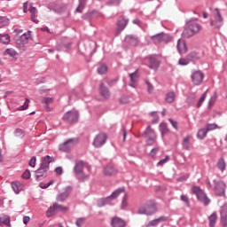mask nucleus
<instances>
[{"label": "nucleus", "mask_w": 227, "mask_h": 227, "mask_svg": "<svg viewBox=\"0 0 227 227\" xmlns=\"http://www.w3.org/2000/svg\"><path fill=\"white\" fill-rule=\"evenodd\" d=\"M4 56H10V58L17 59V56H19V53L17 52V51H15V49L8 48L4 51Z\"/></svg>", "instance_id": "obj_27"}, {"label": "nucleus", "mask_w": 227, "mask_h": 227, "mask_svg": "<svg viewBox=\"0 0 227 227\" xmlns=\"http://www.w3.org/2000/svg\"><path fill=\"white\" fill-rule=\"evenodd\" d=\"M207 134H208L207 129H201L199 130L198 134H197V137L198 139H205V137H207Z\"/></svg>", "instance_id": "obj_36"}, {"label": "nucleus", "mask_w": 227, "mask_h": 227, "mask_svg": "<svg viewBox=\"0 0 227 227\" xmlns=\"http://www.w3.org/2000/svg\"><path fill=\"white\" fill-rule=\"evenodd\" d=\"M187 59L189 61H197V59H200V57L197 52L192 51L187 55Z\"/></svg>", "instance_id": "obj_38"}, {"label": "nucleus", "mask_w": 227, "mask_h": 227, "mask_svg": "<svg viewBox=\"0 0 227 227\" xmlns=\"http://www.w3.org/2000/svg\"><path fill=\"white\" fill-rule=\"evenodd\" d=\"M176 49H177L179 54L187 53V43H185V40L179 39L177 41Z\"/></svg>", "instance_id": "obj_20"}, {"label": "nucleus", "mask_w": 227, "mask_h": 227, "mask_svg": "<svg viewBox=\"0 0 227 227\" xmlns=\"http://www.w3.org/2000/svg\"><path fill=\"white\" fill-rule=\"evenodd\" d=\"M107 66L106 64H98V74H99V75H104V74H107Z\"/></svg>", "instance_id": "obj_34"}, {"label": "nucleus", "mask_w": 227, "mask_h": 227, "mask_svg": "<svg viewBox=\"0 0 227 227\" xmlns=\"http://www.w3.org/2000/svg\"><path fill=\"white\" fill-rule=\"evenodd\" d=\"M165 100L168 102V104H173V102L176 100V94L175 92L167 93Z\"/></svg>", "instance_id": "obj_30"}, {"label": "nucleus", "mask_w": 227, "mask_h": 227, "mask_svg": "<svg viewBox=\"0 0 227 227\" xmlns=\"http://www.w3.org/2000/svg\"><path fill=\"white\" fill-rule=\"evenodd\" d=\"M221 223L223 227H227V203L222 206L220 210Z\"/></svg>", "instance_id": "obj_19"}, {"label": "nucleus", "mask_w": 227, "mask_h": 227, "mask_svg": "<svg viewBox=\"0 0 227 227\" xmlns=\"http://www.w3.org/2000/svg\"><path fill=\"white\" fill-rule=\"evenodd\" d=\"M68 207L62 206L61 204H58L55 202L50 208L46 211L47 217H52V215H56L58 212H68Z\"/></svg>", "instance_id": "obj_9"}, {"label": "nucleus", "mask_w": 227, "mask_h": 227, "mask_svg": "<svg viewBox=\"0 0 227 227\" xmlns=\"http://www.w3.org/2000/svg\"><path fill=\"white\" fill-rule=\"evenodd\" d=\"M129 24V20L125 19L124 17L120 18V20L117 22V31L118 33H121L125 27H127V25Z\"/></svg>", "instance_id": "obj_24"}, {"label": "nucleus", "mask_w": 227, "mask_h": 227, "mask_svg": "<svg viewBox=\"0 0 227 227\" xmlns=\"http://www.w3.org/2000/svg\"><path fill=\"white\" fill-rule=\"evenodd\" d=\"M47 169L42 168L40 167L37 170H35V180L40 182V180H43V178H47Z\"/></svg>", "instance_id": "obj_21"}, {"label": "nucleus", "mask_w": 227, "mask_h": 227, "mask_svg": "<svg viewBox=\"0 0 227 227\" xmlns=\"http://www.w3.org/2000/svg\"><path fill=\"white\" fill-rule=\"evenodd\" d=\"M205 128H206V130H207V132H210V130H215V129H219V126L215 123H211V124H207Z\"/></svg>", "instance_id": "obj_42"}, {"label": "nucleus", "mask_w": 227, "mask_h": 227, "mask_svg": "<svg viewBox=\"0 0 227 227\" xmlns=\"http://www.w3.org/2000/svg\"><path fill=\"white\" fill-rule=\"evenodd\" d=\"M88 0H79V5L76 8V12L78 13H82V10H84V6H86V2Z\"/></svg>", "instance_id": "obj_37"}, {"label": "nucleus", "mask_w": 227, "mask_h": 227, "mask_svg": "<svg viewBox=\"0 0 227 227\" xmlns=\"http://www.w3.org/2000/svg\"><path fill=\"white\" fill-rule=\"evenodd\" d=\"M192 192L193 194L196 195L197 200H199L200 203H203V205H205L206 207L210 205V199H208L207 194H205V192H203V190L200 187L194 186L192 188Z\"/></svg>", "instance_id": "obj_8"}, {"label": "nucleus", "mask_w": 227, "mask_h": 227, "mask_svg": "<svg viewBox=\"0 0 227 227\" xmlns=\"http://www.w3.org/2000/svg\"><path fill=\"white\" fill-rule=\"evenodd\" d=\"M0 43H4V45H8V43H10V35L0 34Z\"/></svg>", "instance_id": "obj_33"}, {"label": "nucleus", "mask_w": 227, "mask_h": 227, "mask_svg": "<svg viewBox=\"0 0 227 227\" xmlns=\"http://www.w3.org/2000/svg\"><path fill=\"white\" fill-rule=\"evenodd\" d=\"M103 173L106 175V176H113L118 174V169H116V168H114L113 165H107L104 168Z\"/></svg>", "instance_id": "obj_22"}, {"label": "nucleus", "mask_w": 227, "mask_h": 227, "mask_svg": "<svg viewBox=\"0 0 227 227\" xmlns=\"http://www.w3.org/2000/svg\"><path fill=\"white\" fill-rule=\"evenodd\" d=\"M99 92L103 98H109L111 97V91H109V88L104 85V83L100 84Z\"/></svg>", "instance_id": "obj_25"}, {"label": "nucleus", "mask_w": 227, "mask_h": 227, "mask_svg": "<svg viewBox=\"0 0 227 227\" xmlns=\"http://www.w3.org/2000/svg\"><path fill=\"white\" fill-rule=\"evenodd\" d=\"M149 63L150 64L148 67L151 68V70H157V68H159L160 63L155 55H152L149 57Z\"/></svg>", "instance_id": "obj_23"}, {"label": "nucleus", "mask_w": 227, "mask_h": 227, "mask_svg": "<svg viewBox=\"0 0 227 227\" xmlns=\"http://www.w3.org/2000/svg\"><path fill=\"white\" fill-rule=\"evenodd\" d=\"M52 102V98H44L42 99V104H51Z\"/></svg>", "instance_id": "obj_57"}, {"label": "nucleus", "mask_w": 227, "mask_h": 227, "mask_svg": "<svg viewBox=\"0 0 227 227\" xmlns=\"http://www.w3.org/2000/svg\"><path fill=\"white\" fill-rule=\"evenodd\" d=\"M12 188L13 189L14 192H16V194H19V184H17V183H12Z\"/></svg>", "instance_id": "obj_56"}, {"label": "nucleus", "mask_w": 227, "mask_h": 227, "mask_svg": "<svg viewBox=\"0 0 227 227\" xmlns=\"http://www.w3.org/2000/svg\"><path fill=\"white\" fill-rule=\"evenodd\" d=\"M209 226L210 227H215V223H217V215L215 213H213L209 217Z\"/></svg>", "instance_id": "obj_35"}, {"label": "nucleus", "mask_w": 227, "mask_h": 227, "mask_svg": "<svg viewBox=\"0 0 227 227\" xmlns=\"http://www.w3.org/2000/svg\"><path fill=\"white\" fill-rule=\"evenodd\" d=\"M27 5H28V2H25L23 4V12H24V13H27Z\"/></svg>", "instance_id": "obj_62"}, {"label": "nucleus", "mask_w": 227, "mask_h": 227, "mask_svg": "<svg viewBox=\"0 0 227 227\" xmlns=\"http://www.w3.org/2000/svg\"><path fill=\"white\" fill-rule=\"evenodd\" d=\"M72 186H67L64 189V192H60L57 196L58 201H67L68 200L70 194L72 193Z\"/></svg>", "instance_id": "obj_16"}, {"label": "nucleus", "mask_w": 227, "mask_h": 227, "mask_svg": "<svg viewBox=\"0 0 227 227\" xmlns=\"http://www.w3.org/2000/svg\"><path fill=\"white\" fill-rule=\"evenodd\" d=\"M62 120L69 125H74V123L79 121V112L76 110H69L64 114Z\"/></svg>", "instance_id": "obj_6"}, {"label": "nucleus", "mask_w": 227, "mask_h": 227, "mask_svg": "<svg viewBox=\"0 0 227 227\" xmlns=\"http://www.w3.org/2000/svg\"><path fill=\"white\" fill-rule=\"evenodd\" d=\"M112 227H127V223L122 218L114 216L111 219Z\"/></svg>", "instance_id": "obj_18"}, {"label": "nucleus", "mask_w": 227, "mask_h": 227, "mask_svg": "<svg viewBox=\"0 0 227 227\" xmlns=\"http://www.w3.org/2000/svg\"><path fill=\"white\" fill-rule=\"evenodd\" d=\"M201 29H203V27L199 23L189 21L182 33V36H184V38H192V36L198 35Z\"/></svg>", "instance_id": "obj_1"}, {"label": "nucleus", "mask_w": 227, "mask_h": 227, "mask_svg": "<svg viewBox=\"0 0 227 227\" xmlns=\"http://www.w3.org/2000/svg\"><path fill=\"white\" fill-rule=\"evenodd\" d=\"M79 143V138H69L63 144L59 145L60 152H65L66 153H69L72 151V147L75 146Z\"/></svg>", "instance_id": "obj_11"}, {"label": "nucleus", "mask_w": 227, "mask_h": 227, "mask_svg": "<svg viewBox=\"0 0 227 227\" xmlns=\"http://www.w3.org/2000/svg\"><path fill=\"white\" fill-rule=\"evenodd\" d=\"M29 107V98L25 99V103L18 108V111H26Z\"/></svg>", "instance_id": "obj_44"}, {"label": "nucleus", "mask_w": 227, "mask_h": 227, "mask_svg": "<svg viewBox=\"0 0 227 227\" xmlns=\"http://www.w3.org/2000/svg\"><path fill=\"white\" fill-rule=\"evenodd\" d=\"M151 40L157 45L159 43H169V42H172L173 37L162 32L151 36Z\"/></svg>", "instance_id": "obj_7"}, {"label": "nucleus", "mask_w": 227, "mask_h": 227, "mask_svg": "<svg viewBox=\"0 0 227 227\" xmlns=\"http://www.w3.org/2000/svg\"><path fill=\"white\" fill-rule=\"evenodd\" d=\"M215 19L210 20V26L215 27V29H221L224 24V19L223 18V15H221V12L218 8L215 9Z\"/></svg>", "instance_id": "obj_10"}, {"label": "nucleus", "mask_w": 227, "mask_h": 227, "mask_svg": "<svg viewBox=\"0 0 227 227\" xmlns=\"http://www.w3.org/2000/svg\"><path fill=\"white\" fill-rule=\"evenodd\" d=\"M51 162H52V158L50 155H46L43 158L40 168L48 170Z\"/></svg>", "instance_id": "obj_26"}, {"label": "nucleus", "mask_w": 227, "mask_h": 227, "mask_svg": "<svg viewBox=\"0 0 227 227\" xmlns=\"http://www.w3.org/2000/svg\"><path fill=\"white\" fill-rule=\"evenodd\" d=\"M192 82H193L194 86H200L203 84V80L205 79V74L200 70H193L191 74Z\"/></svg>", "instance_id": "obj_12"}, {"label": "nucleus", "mask_w": 227, "mask_h": 227, "mask_svg": "<svg viewBox=\"0 0 227 227\" xmlns=\"http://www.w3.org/2000/svg\"><path fill=\"white\" fill-rule=\"evenodd\" d=\"M86 168V164L83 161H78L74 167V176L80 180V182H84L90 178L89 175L84 174L82 170Z\"/></svg>", "instance_id": "obj_5"}, {"label": "nucleus", "mask_w": 227, "mask_h": 227, "mask_svg": "<svg viewBox=\"0 0 227 227\" xmlns=\"http://www.w3.org/2000/svg\"><path fill=\"white\" fill-rule=\"evenodd\" d=\"M28 11L31 13V20H33V22H35V24H38V20H35V17H36V7H34L33 4H30V7H29Z\"/></svg>", "instance_id": "obj_31"}, {"label": "nucleus", "mask_w": 227, "mask_h": 227, "mask_svg": "<svg viewBox=\"0 0 227 227\" xmlns=\"http://www.w3.org/2000/svg\"><path fill=\"white\" fill-rule=\"evenodd\" d=\"M14 135L16 137H20L22 139V137L26 136V133L24 132V130H22V129H16L14 131Z\"/></svg>", "instance_id": "obj_40"}, {"label": "nucleus", "mask_w": 227, "mask_h": 227, "mask_svg": "<svg viewBox=\"0 0 227 227\" xmlns=\"http://www.w3.org/2000/svg\"><path fill=\"white\" fill-rule=\"evenodd\" d=\"M29 221H31V218L29 216H24L23 217L24 224H27V223H29Z\"/></svg>", "instance_id": "obj_64"}, {"label": "nucleus", "mask_w": 227, "mask_h": 227, "mask_svg": "<svg viewBox=\"0 0 227 227\" xmlns=\"http://www.w3.org/2000/svg\"><path fill=\"white\" fill-rule=\"evenodd\" d=\"M145 137L146 139L147 146H152L157 140V134H155V131L152 128L147 127L145 131Z\"/></svg>", "instance_id": "obj_13"}, {"label": "nucleus", "mask_w": 227, "mask_h": 227, "mask_svg": "<svg viewBox=\"0 0 227 227\" xmlns=\"http://www.w3.org/2000/svg\"><path fill=\"white\" fill-rule=\"evenodd\" d=\"M168 216H160L159 218H156V220L158 221V224L159 223H165L166 221H168Z\"/></svg>", "instance_id": "obj_60"}, {"label": "nucleus", "mask_w": 227, "mask_h": 227, "mask_svg": "<svg viewBox=\"0 0 227 227\" xmlns=\"http://www.w3.org/2000/svg\"><path fill=\"white\" fill-rule=\"evenodd\" d=\"M129 77H130V82H136L137 81V71L130 74Z\"/></svg>", "instance_id": "obj_49"}, {"label": "nucleus", "mask_w": 227, "mask_h": 227, "mask_svg": "<svg viewBox=\"0 0 227 227\" xmlns=\"http://www.w3.org/2000/svg\"><path fill=\"white\" fill-rule=\"evenodd\" d=\"M196 98V94L191 93L188 95V101L194 100Z\"/></svg>", "instance_id": "obj_63"}, {"label": "nucleus", "mask_w": 227, "mask_h": 227, "mask_svg": "<svg viewBox=\"0 0 227 227\" xmlns=\"http://www.w3.org/2000/svg\"><path fill=\"white\" fill-rule=\"evenodd\" d=\"M157 224H159V222L157 221V219L152 220L150 221L145 227H152V226H157Z\"/></svg>", "instance_id": "obj_53"}, {"label": "nucleus", "mask_w": 227, "mask_h": 227, "mask_svg": "<svg viewBox=\"0 0 227 227\" xmlns=\"http://www.w3.org/2000/svg\"><path fill=\"white\" fill-rule=\"evenodd\" d=\"M121 104H129L130 102V98L124 96L120 100Z\"/></svg>", "instance_id": "obj_55"}, {"label": "nucleus", "mask_w": 227, "mask_h": 227, "mask_svg": "<svg viewBox=\"0 0 227 227\" xmlns=\"http://www.w3.org/2000/svg\"><path fill=\"white\" fill-rule=\"evenodd\" d=\"M137 213L140 215H153V214H157V204L153 200H149L141 206Z\"/></svg>", "instance_id": "obj_3"}, {"label": "nucleus", "mask_w": 227, "mask_h": 227, "mask_svg": "<svg viewBox=\"0 0 227 227\" xmlns=\"http://www.w3.org/2000/svg\"><path fill=\"white\" fill-rule=\"evenodd\" d=\"M217 100V93L215 92L214 95L210 98L208 101V107H212L214 104H215V101Z\"/></svg>", "instance_id": "obj_43"}, {"label": "nucleus", "mask_w": 227, "mask_h": 227, "mask_svg": "<svg viewBox=\"0 0 227 227\" xmlns=\"http://www.w3.org/2000/svg\"><path fill=\"white\" fill-rule=\"evenodd\" d=\"M107 141V135L106 133H99L97 135L93 141V146L95 148H102Z\"/></svg>", "instance_id": "obj_15"}, {"label": "nucleus", "mask_w": 227, "mask_h": 227, "mask_svg": "<svg viewBox=\"0 0 227 227\" xmlns=\"http://www.w3.org/2000/svg\"><path fill=\"white\" fill-rule=\"evenodd\" d=\"M157 152H159V147H155L153 150H151V153H150L151 157H155V155H157Z\"/></svg>", "instance_id": "obj_59"}, {"label": "nucleus", "mask_w": 227, "mask_h": 227, "mask_svg": "<svg viewBox=\"0 0 227 227\" xmlns=\"http://www.w3.org/2000/svg\"><path fill=\"white\" fill-rule=\"evenodd\" d=\"M127 207H129V201L127 200V194H125L121 202V208H127Z\"/></svg>", "instance_id": "obj_50"}, {"label": "nucleus", "mask_w": 227, "mask_h": 227, "mask_svg": "<svg viewBox=\"0 0 227 227\" xmlns=\"http://www.w3.org/2000/svg\"><path fill=\"white\" fill-rule=\"evenodd\" d=\"M124 42L132 47H137V45H139V37L133 35H126Z\"/></svg>", "instance_id": "obj_17"}, {"label": "nucleus", "mask_w": 227, "mask_h": 227, "mask_svg": "<svg viewBox=\"0 0 227 227\" xmlns=\"http://www.w3.org/2000/svg\"><path fill=\"white\" fill-rule=\"evenodd\" d=\"M146 84H147V87H148V89H147V91H148V93H153V85H152V83H150V82H146Z\"/></svg>", "instance_id": "obj_58"}, {"label": "nucleus", "mask_w": 227, "mask_h": 227, "mask_svg": "<svg viewBox=\"0 0 227 227\" xmlns=\"http://www.w3.org/2000/svg\"><path fill=\"white\" fill-rule=\"evenodd\" d=\"M214 189L215 192H216L217 196H224L226 192V184H224L222 180H214Z\"/></svg>", "instance_id": "obj_14"}, {"label": "nucleus", "mask_w": 227, "mask_h": 227, "mask_svg": "<svg viewBox=\"0 0 227 227\" xmlns=\"http://www.w3.org/2000/svg\"><path fill=\"white\" fill-rule=\"evenodd\" d=\"M168 160H169V156H166L163 160H160L157 163V166H164V164H166V162H168Z\"/></svg>", "instance_id": "obj_54"}, {"label": "nucleus", "mask_w": 227, "mask_h": 227, "mask_svg": "<svg viewBox=\"0 0 227 227\" xmlns=\"http://www.w3.org/2000/svg\"><path fill=\"white\" fill-rule=\"evenodd\" d=\"M31 31L28 30L27 33H24L20 37H18L15 41L16 47L21 52L26 51L27 49V44L29 43L30 40H33V37H31Z\"/></svg>", "instance_id": "obj_2"}, {"label": "nucleus", "mask_w": 227, "mask_h": 227, "mask_svg": "<svg viewBox=\"0 0 227 227\" xmlns=\"http://www.w3.org/2000/svg\"><path fill=\"white\" fill-rule=\"evenodd\" d=\"M22 178L29 180L31 178V171H29V169H26L22 174Z\"/></svg>", "instance_id": "obj_47"}, {"label": "nucleus", "mask_w": 227, "mask_h": 227, "mask_svg": "<svg viewBox=\"0 0 227 227\" xmlns=\"http://www.w3.org/2000/svg\"><path fill=\"white\" fill-rule=\"evenodd\" d=\"M208 93V90H206L202 96L200 97V98L198 101L197 104V107H201V104H203V102H205V99L207 98V94Z\"/></svg>", "instance_id": "obj_41"}, {"label": "nucleus", "mask_w": 227, "mask_h": 227, "mask_svg": "<svg viewBox=\"0 0 227 227\" xmlns=\"http://www.w3.org/2000/svg\"><path fill=\"white\" fill-rule=\"evenodd\" d=\"M9 223H10V216L4 215L0 217V226H3V224L8 225Z\"/></svg>", "instance_id": "obj_39"}, {"label": "nucleus", "mask_w": 227, "mask_h": 227, "mask_svg": "<svg viewBox=\"0 0 227 227\" xmlns=\"http://www.w3.org/2000/svg\"><path fill=\"white\" fill-rule=\"evenodd\" d=\"M28 166H30L31 168H35V166H36V157H32L28 162Z\"/></svg>", "instance_id": "obj_52"}, {"label": "nucleus", "mask_w": 227, "mask_h": 227, "mask_svg": "<svg viewBox=\"0 0 227 227\" xmlns=\"http://www.w3.org/2000/svg\"><path fill=\"white\" fill-rule=\"evenodd\" d=\"M216 166L222 173L226 170V161L223 160V158H220L216 163Z\"/></svg>", "instance_id": "obj_32"}, {"label": "nucleus", "mask_w": 227, "mask_h": 227, "mask_svg": "<svg viewBox=\"0 0 227 227\" xmlns=\"http://www.w3.org/2000/svg\"><path fill=\"white\" fill-rule=\"evenodd\" d=\"M55 172L57 173V175H63V168L61 167H57L55 168Z\"/></svg>", "instance_id": "obj_61"}, {"label": "nucleus", "mask_w": 227, "mask_h": 227, "mask_svg": "<svg viewBox=\"0 0 227 227\" xmlns=\"http://www.w3.org/2000/svg\"><path fill=\"white\" fill-rule=\"evenodd\" d=\"M84 223H86V218H77L75 224L77 227H82L84 225Z\"/></svg>", "instance_id": "obj_45"}, {"label": "nucleus", "mask_w": 227, "mask_h": 227, "mask_svg": "<svg viewBox=\"0 0 227 227\" xmlns=\"http://www.w3.org/2000/svg\"><path fill=\"white\" fill-rule=\"evenodd\" d=\"M160 131L161 133V137H164V136L169 134V128H168V124L165 122L160 123Z\"/></svg>", "instance_id": "obj_29"}, {"label": "nucleus", "mask_w": 227, "mask_h": 227, "mask_svg": "<svg viewBox=\"0 0 227 227\" xmlns=\"http://www.w3.org/2000/svg\"><path fill=\"white\" fill-rule=\"evenodd\" d=\"M191 139H192V136H187L183 139V143H182L183 150L191 149Z\"/></svg>", "instance_id": "obj_28"}, {"label": "nucleus", "mask_w": 227, "mask_h": 227, "mask_svg": "<svg viewBox=\"0 0 227 227\" xmlns=\"http://www.w3.org/2000/svg\"><path fill=\"white\" fill-rule=\"evenodd\" d=\"M168 121L176 130H178V122L176 121L168 119Z\"/></svg>", "instance_id": "obj_51"}, {"label": "nucleus", "mask_w": 227, "mask_h": 227, "mask_svg": "<svg viewBox=\"0 0 227 227\" xmlns=\"http://www.w3.org/2000/svg\"><path fill=\"white\" fill-rule=\"evenodd\" d=\"M181 201H184V203H185L186 207H189L191 205L189 197H187L186 195H181Z\"/></svg>", "instance_id": "obj_48"}, {"label": "nucleus", "mask_w": 227, "mask_h": 227, "mask_svg": "<svg viewBox=\"0 0 227 227\" xmlns=\"http://www.w3.org/2000/svg\"><path fill=\"white\" fill-rule=\"evenodd\" d=\"M123 192H125L124 188H118L113 192L110 196L99 200L98 202V207H106V205H109L112 201H114V200H118L120 194H123Z\"/></svg>", "instance_id": "obj_4"}, {"label": "nucleus", "mask_w": 227, "mask_h": 227, "mask_svg": "<svg viewBox=\"0 0 227 227\" xmlns=\"http://www.w3.org/2000/svg\"><path fill=\"white\" fill-rule=\"evenodd\" d=\"M190 62L191 61L186 57V59H180L179 61H178V64L181 65V67H185V66L189 65Z\"/></svg>", "instance_id": "obj_46"}]
</instances>
